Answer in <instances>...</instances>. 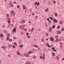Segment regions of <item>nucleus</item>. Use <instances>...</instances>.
<instances>
[{
  "label": "nucleus",
  "mask_w": 64,
  "mask_h": 64,
  "mask_svg": "<svg viewBox=\"0 0 64 64\" xmlns=\"http://www.w3.org/2000/svg\"><path fill=\"white\" fill-rule=\"evenodd\" d=\"M11 13L12 14H15V12H14V10H12V11H11Z\"/></svg>",
  "instance_id": "nucleus-3"
},
{
  "label": "nucleus",
  "mask_w": 64,
  "mask_h": 64,
  "mask_svg": "<svg viewBox=\"0 0 64 64\" xmlns=\"http://www.w3.org/2000/svg\"><path fill=\"white\" fill-rule=\"evenodd\" d=\"M47 20H48V21H49V18H48L47 19Z\"/></svg>",
  "instance_id": "nucleus-50"
},
{
  "label": "nucleus",
  "mask_w": 64,
  "mask_h": 64,
  "mask_svg": "<svg viewBox=\"0 0 64 64\" xmlns=\"http://www.w3.org/2000/svg\"><path fill=\"white\" fill-rule=\"evenodd\" d=\"M60 23H61L62 24V21H61L60 22Z\"/></svg>",
  "instance_id": "nucleus-51"
},
{
  "label": "nucleus",
  "mask_w": 64,
  "mask_h": 64,
  "mask_svg": "<svg viewBox=\"0 0 64 64\" xmlns=\"http://www.w3.org/2000/svg\"><path fill=\"white\" fill-rule=\"evenodd\" d=\"M13 6H14L13 5H12V6L11 7H13Z\"/></svg>",
  "instance_id": "nucleus-60"
},
{
  "label": "nucleus",
  "mask_w": 64,
  "mask_h": 64,
  "mask_svg": "<svg viewBox=\"0 0 64 64\" xmlns=\"http://www.w3.org/2000/svg\"><path fill=\"white\" fill-rule=\"evenodd\" d=\"M36 56H33V59H35V58H36Z\"/></svg>",
  "instance_id": "nucleus-22"
},
{
  "label": "nucleus",
  "mask_w": 64,
  "mask_h": 64,
  "mask_svg": "<svg viewBox=\"0 0 64 64\" xmlns=\"http://www.w3.org/2000/svg\"><path fill=\"white\" fill-rule=\"evenodd\" d=\"M47 46L48 47H50L51 46H49V45L48 44H47Z\"/></svg>",
  "instance_id": "nucleus-26"
},
{
  "label": "nucleus",
  "mask_w": 64,
  "mask_h": 64,
  "mask_svg": "<svg viewBox=\"0 0 64 64\" xmlns=\"http://www.w3.org/2000/svg\"><path fill=\"white\" fill-rule=\"evenodd\" d=\"M55 28V25H54L52 27V29H54V28Z\"/></svg>",
  "instance_id": "nucleus-18"
},
{
  "label": "nucleus",
  "mask_w": 64,
  "mask_h": 64,
  "mask_svg": "<svg viewBox=\"0 0 64 64\" xmlns=\"http://www.w3.org/2000/svg\"><path fill=\"white\" fill-rule=\"evenodd\" d=\"M46 37H48V34L47 33H46Z\"/></svg>",
  "instance_id": "nucleus-28"
},
{
  "label": "nucleus",
  "mask_w": 64,
  "mask_h": 64,
  "mask_svg": "<svg viewBox=\"0 0 64 64\" xmlns=\"http://www.w3.org/2000/svg\"><path fill=\"white\" fill-rule=\"evenodd\" d=\"M53 21L55 23H57V22H58V21L57 20H56L55 19H54L53 20Z\"/></svg>",
  "instance_id": "nucleus-2"
},
{
  "label": "nucleus",
  "mask_w": 64,
  "mask_h": 64,
  "mask_svg": "<svg viewBox=\"0 0 64 64\" xmlns=\"http://www.w3.org/2000/svg\"><path fill=\"white\" fill-rule=\"evenodd\" d=\"M9 38V37L8 36L7 37V38L6 39V41H8Z\"/></svg>",
  "instance_id": "nucleus-20"
},
{
  "label": "nucleus",
  "mask_w": 64,
  "mask_h": 64,
  "mask_svg": "<svg viewBox=\"0 0 64 64\" xmlns=\"http://www.w3.org/2000/svg\"><path fill=\"white\" fill-rule=\"evenodd\" d=\"M34 29V28H32L31 30V32H33V31Z\"/></svg>",
  "instance_id": "nucleus-12"
},
{
  "label": "nucleus",
  "mask_w": 64,
  "mask_h": 64,
  "mask_svg": "<svg viewBox=\"0 0 64 64\" xmlns=\"http://www.w3.org/2000/svg\"><path fill=\"white\" fill-rule=\"evenodd\" d=\"M50 40H51V41H52V42H53V41H54V38H53V37H50Z\"/></svg>",
  "instance_id": "nucleus-4"
},
{
  "label": "nucleus",
  "mask_w": 64,
  "mask_h": 64,
  "mask_svg": "<svg viewBox=\"0 0 64 64\" xmlns=\"http://www.w3.org/2000/svg\"><path fill=\"white\" fill-rule=\"evenodd\" d=\"M31 37V36H28V38H30Z\"/></svg>",
  "instance_id": "nucleus-38"
},
{
  "label": "nucleus",
  "mask_w": 64,
  "mask_h": 64,
  "mask_svg": "<svg viewBox=\"0 0 64 64\" xmlns=\"http://www.w3.org/2000/svg\"><path fill=\"white\" fill-rule=\"evenodd\" d=\"M8 47H9V48H11V47H12V46L9 45L8 46Z\"/></svg>",
  "instance_id": "nucleus-24"
},
{
  "label": "nucleus",
  "mask_w": 64,
  "mask_h": 64,
  "mask_svg": "<svg viewBox=\"0 0 64 64\" xmlns=\"http://www.w3.org/2000/svg\"><path fill=\"white\" fill-rule=\"evenodd\" d=\"M55 53H54L52 54V56H55Z\"/></svg>",
  "instance_id": "nucleus-31"
},
{
  "label": "nucleus",
  "mask_w": 64,
  "mask_h": 64,
  "mask_svg": "<svg viewBox=\"0 0 64 64\" xmlns=\"http://www.w3.org/2000/svg\"><path fill=\"white\" fill-rule=\"evenodd\" d=\"M12 26H13V24H12L11 25Z\"/></svg>",
  "instance_id": "nucleus-55"
},
{
  "label": "nucleus",
  "mask_w": 64,
  "mask_h": 64,
  "mask_svg": "<svg viewBox=\"0 0 64 64\" xmlns=\"http://www.w3.org/2000/svg\"><path fill=\"white\" fill-rule=\"evenodd\" d=\"M8 57H9L10 58V57H11V56L10 55L8 54Z\"/></svg>",
  "instance_id": "nucleus-36"
},
{
  "label": "nucleus",
  "mask_w": 64,
  "mask_h": 64,
  "mask_svg": "<svg viewBox=\"0 0 64 64\" xmlns=\"http://www.w3.org/2000/svg\"><path fill=\"white\" fill-rule=\"evenodd\" d=\"M48 10H49V9H48V8H47L46 9V11H48Z\"/></svg>",
  "instance_id": "nucleus-52"
},
{
  "label": "nucleus",
  "mask_w": 64,
  "mask_h": 64,
  "mask_svg": "<svg viewBox=\"0 0 64 64\" xmlns=\"http://www.w3.org/2000/svg\"><path fill=\"white\" fill-rule=\"evenodd\" d=\"M54 15L56 17L58 15V14H57V13L54 14Z\"/></svg>",
  "instance_id": "nucleus-21"
},
{
  "label": "nucleus",
  "mask_w": 64,
  "mask_h": 64,
  "mask_svg": "<svg viewBox=\"0 0 64 64\" xmlns=\"http://www.w3.org/2000/svg\"><path fill=\"white\" fill-rule=\"evenodd\" d=\"M23 22L24 23H25V20H23Z\"/></svg>",
  "instance_id": "nucleus-44"
},
{
  "label": "nucleus",
  "mask_w": 64,
  "mask_h": 64,
  "mask_svg": "<svg viewBox=\"0 0 64 64\" xmlns=\"http://www.w3.org/2000/svg\"><path fill=\"white\" fill-rule=\"evenodd\" d=\"M21 23L22 24H23V23H24V22H23V21H22L21 22Z\"/></svg>",
  "instance_id": "nucleus-49"
},
{
  "label": "nucleus",
  "mask_w": 64,
  "mask_h": 64,
  "mask_svg": "<svg viewBox=\"0 0 64 64\" xmlns=\"http://www.w3.org/2000/svg\"><path fill=\"white\" fill-rule=\"evenodd\" d=\"M0 37H3V34H0Z\"/></svg>",
  "instance_id": "nucleus-14"
},
{
  "label": "nucleus",
  "mask_w": 64,
  "mask_h": 64,
  "mask_svg": "<svg viewBox=\"0 0 64 64\" xmlns=\"http://www.w3.org/2000/svg\"><path fill=\"white\" fill-rule=\"evenodd\" d=\"M38 50H41V49H40V48H38Z\"/></svg>",
  "instance_id": "nucleus-42"
},
{
  "label": "nucleus",
  "mask_w": 64,
  "mask_h": 64,
  "mask_svg": "<svg viewBox=\"0 0 64 64\" xmlns=\"http://www.w3.org/2000/svg\"><path fill=\"white\" fill-rule=\"evenodd\" d=\"M26 29H25L24 30L25 31H26Z\"/></svg>",
  "instance_id": "nucleus-62"
},
{
  "label": "nucleus",
  "mask_w": 64,
  "mask_h": 64,
  "mask_svg": "<svg viewBox=\"0 0 64 64\" xmlns=\"http://www.w3.org/2000/svg\"><path fill=\"white\" fill-rule=\"evenodd\" d=\"M40 58L41 59H42V58L43 59H44L45 58V54H43V55L42 57Z\"/></svg>",
  "instance_id": "nucleus-5"
},
{
  "label": "nucleus",
  "mask_w": 64,
  "mask_h": 64,
  "mask_svg": "<svg viewBox=\"0 0 64 64\" xmlns=\"http://www.w3.org/2000/svg\"><path fill=\"white\" fill-rule=\"evenodd\" d=\"M23 8H24V10L26 9V6L24 5H23Z\"/></svg>",
  "instance_id": "nucleus-8"
},
{
  "label": "nucleus",
  "mask_w": 64,
  "mask_h": 64,
  "mask_svg": "<svg viewBox=\"0 0 64 64\" xmlns=\"http://www.w3.org/2000/svg\"><path fill=\"white\" fill-rule=\"evenodd\" d=\"M13 48H16V47L14 46H13Z\"/></svg>",
  "instance_id": "nucleus-43"
},
{
  "label": "nucleus",
  "mask_w": 64,
  "mask_h": 64,
  "mask_svg": "<svg viewBox=\"0 0 64 64\" xmlns=\"http://www.w3.org/2000/svg\"><path fill=\"white\" fill-rule=\"evenodd\" d=\"M4 33H7V30H4Z\"/></svg>",
  "instance_id": "nucleus-15"
},
{
  "label": "nucleus",
  "mask_w": 64,
  "mask_h": 64,
  "mask_svg": "<svg viewBox=\"0 0 64 64\" xmlns=\"http://www.w3.org/2000/svg\"><path fill=\"white\" fill-rule=\"evenodd\" d=\"M32 15H35V14H34V13H32Z\"/></svg>",
  "instance_id": "nucleus-58"
},
{
  "label": "nucleus",
  "mask_w": 64,
  "mask_h": 64,
  "mask_svg": "<svg viewBox=\"0 0 64 64\" xmlns=\"http://www.w3.org/2000/svg\"><path fill=\"white\" fill-rule=\"evenodd\" d=\"M38 31H40L41 30L39 28L38 29Z\"/></svg>",
  "instance_id": "nucleus-54"
},
{
  "label": "nucleus",
  "mask_w": 64,
  "mask_h": 64,
  "mask_svg": "<svg viewBox=\"0 0 64 64\" xmlns=\"http://www.w3.org/2000/svg\"><path fill=\"white\" fill-rule=\"evenodd\" d=\"M26 35H29V33H27L26 34Z\"/></svg>",
  "instance_id": "nucleus-46"
},
{
  "label": "nucleus",
  "mask_w": 64,
  "mask_h": 64,
  "mask_svg": "<svg viewBox=\"0 0 64 64\" xmlns=\"http://www.w3.org/2000/svg\"><path fill=\"white\" fill-rule=\"evenodd\" d=\"M5 25H3L2 26V28H4V27H5Z\"/></svg>",
  "instance_id": "nucleus-41"
},
{
  "label": "nucleus",
  "mask_w": 64,
  "mask_h": 64,
  "mask_svg": "<svg viewBox=\"0 0 64 64\" xmlns=\"http://www.w3.org/2000/svg\"><path fill=\"white\" fill-rule=\"evenodd\" d=\"M13 32L14 33L15 32H16V28H14L13 30Z\"/></svg>",
  "instance_id": "nucleus-7"
},
{
  "label": "nucleus",
  "mask_w": 64,
  "mask_h": 64,
  "mask_svg": "<svg viewBox=\"0 0 64 64\" xmlns=\"http://www.w3.org/2000/svg\"><path fill=\"white\" fill-rule=\"evenodd\" d=\"M14 44L15 45L17 46V44H16V42H15L14 43Z\"/></svg>",
  "instance_id": "nucleus-37"
},
{
  "label": "nucleus",
  "mask_w": 64,
  "mask_h": 64,
  "mask_svg": "<svg viewBox=\"0 0 64 64\" xmlns=\"http://www.w3.org/2000/svg\"><path fill=\"white\" fill-rule=\"evenodd\" d=\"M35 3H36V4H37V2H35Z\"/></svg>",
  "instance_id": "nucleus-61"
},
{
  "label": "nucleus",
  "mask_w": 64,
  "mask_h": 64,
  "mask_svg": "<svg viewBox=\"0 0 64 64\" xmlns=\"http://www.w3.org/2000/svg\"><path fill=\"white\" fill-rule=\"evenodd\" d=\"M42 42H44V40L42 39Z\"/></svg>",
  "instance_id": "nucleus-47"
},
{
  "label": "nucleus",
  "mask_w": 64,
  "mask_h": 64,
  "mask_svg": "<svg viewBox=\"0 0 64 64\" xmlns=\"http://www.w3.org/2000/svg\"><path fill=\"white\" fill-rule=\"evenodd\" d=\"M53 51H56L57 50H53Z\"/></svg>",
  "instance_id": "nucleus-40"
},
{
  "label": "nucleus",
  "mask_w": 64,
  "mask_h": 64,
  "mask_svg": "<svg viewBox=\"0 0 64 64\" xmlns=\"http://www.w3.org/2000/svg\"><path fill=\"white\" fill-rule=\"evenodd\" d=\"M10 24H9V25L8 26L9 27H10Z\"/></svg>",
  "instance_id": "nucleus-63"
},
{
  "label": "nucleus",
  "mask_w": 64,
  "mask_h": 64,
  "mask_svg": "<svg viewBox=\"0 0 64 64\" xmlns=\"http://www.w3.org/2000/svg\"><path fill=\"white\" fill-rule=\"evenodd\" d=\"M56 42H58V38H56Z\"/></svg>",
  "instance_id": "nucleus-34"
},
{
  "label": "nucleus",
  "mask_w": 64,
  "mask_h": 64,
  "mask_svg": "<svg viewBox=\"0 0 64 64\" xmlns=\"http://www.w3.org/2000/svg\"><path fill=\"white\" fill-rule=\"evenodd\" d=\"M12 41V39H9V41H10V42H11Z\"/></svg>",
  "instance_id": "nucleus-30"
},
{
  "label": "nucleus",
  "mask_w": 64,
  "mask_h": 64,
  "mask_svg": "<svg viewBox=\"0 0 64 64\" xmlns=\"http://www.w3.org/2000/svg\"><path fill=\"white\" fill-rule=\"evenodd\" d=\"M31 23V22L30 21H29V23Z\"/></svg>",
  "instance_id": "nucleus-64"
},
{
  "label": "nucleus",
  "mask_w": 64,
  "mask_h": 64,
  "mask_svg": "<svg viewBox=\"0 0 64 64\" xmlns=\"http://www.w3.org/2000/svg\"><path fill=\"white\" fill-rule=\"evenodd\" d=\"M49 32H52V28H50L49 29Z\"/></svg>",
  "instance_id": "nucleus-9"
},
{
  "label": "nucleus",
  "mask_w": 64,
  "mask_h": 64,
  "mask_svg": "<svg viewBox=\"0 0 64 64\" xmlns=\"http://www.w3.org/2000/svg\"><path fill=\"white\" fill-rule=\"evenodd\" d=\"M25 56L26 57H29V55L28 54V53H26L25 54Z\"/></svg>",
  "instance_id": "nucleus-6"
},
{
  "label": "nucleus",
  "mask_w": 64,
  "mask_h": 64,
  "mask_svg": "<svg viewBox=\"0 0 64 64\" xmlns=\"http://www.w3.org/2000/svg\"><path fill=\"white\" fill-rule=\"evenodd\" d=\"M9 20H8V24L10 23V18H9Z\"/></svg>",
  "instance_id": "nucleus-13"
},
{
  "label": "nucleus",
  "mask_w": 64,
  "mask_h": 64,
  "mask_svg": "<svg viewBox=\"0 0 64 64\" xmlns=\"http://www.w3.org/2000/svg\"><path fill=\"white\" fill-rule=\"evenodd\" d=\"M55 49V48H52V49Z\"/></svg>",
  "instance_id": "nucleus-48"
},
{
  "label": "nucleus",
  "mask_w": 64,
  "mask_h": 64,
  "mask_svg": "<svg viewBox=\"0 0 64 64\" xmlns=\"http://www.w3.org/2000/svg\"><path fill=\"white\" fill-rule=\"evenodd\" d=\"M6 15L7 16H9V14H6Z\"/></svg>",
  "instance_id": "nucleus-57"
},
{
  "label": "nucleus",
  "mask_w": 64,
  "mask_h": 64,
  "mask_svg": "<svg viewBox=\"0 0 64 64\" xmlns=\"http://www.w3.org/2000/svg\"><path fill=\"white\" fill-rule=\"evenodd\" d=\"M10 36V34H8V36L9 37Z\"/></svg>",
  "instance_id": "nucleus-35"
},
{
  "label": "nucleus",
  "mask_w": 64,
  "mask_h": 64,
  "mask_svg": "<svg viewBox=\"0 0 64 64\" xmlns=\"http://www.w3.org/2000/svg\"><path fill=\"white\" fill-rule=\"evenodd\" d=\"M62 31H63V30H64V28H62Z\"/></svg>",
  "instance_id": "nucleus-56"
},
{
  "label": "nucleus",
  "mask_w": 64,
  "mask_h": 64,
  "mask_svg": "<svg viewBox=\"0 0 64 64\" xmlns=\"http://www.w3.org/2000/svg\"><path fill=\"white\" fill-rule=\"evenodd\" d=\"M29 63H30V62H29V63H28V62H26V64H29Z\"/></svg>",
  "instance_id": "nucleus-33"
},
{
  "label": "nucleus",
  "mask_w": 64,
  "mask_h": 64,
  "mask_svg": "<svg viewBox=\"0 0 64 64\" xmlns=\"http://www.w3.org/2000/svg\"><path fill=\"white\" fill-rule=\"evenodd\" d=\"M25 27V26L24 25H23L22 26H20V28L22 30H23L24 29V27Z\"/></svg>",
  "instance_id": "nucleus-1"
},
{
  "label": "nucleus",
  "mask_w": 64,
  "mask_h": 64,
  "mask_svg": "<svg viewBox=\"0 0 64 64\" xmlns=\"http://www.w3.org/2000/svg\"><path fill=\"white\" fill-rule=\"evenodd\" d=\"M34 46L36 48H38V46L36 45H34Z\"/></svg>",
  "instance_id": "nucleus-17"
},
{
  "label": "nucleus",
  "mask_w": 64,
  "mask_h": 64,
  "mask_svg": "<svg viewBox=\"0 0 64 64\" xmlns=\"http://www.w3.org/2000/svg\"><path fill=\"white\" fill-rule=\"evenodd\" d=\"M39 4H40V3H39V2H38V4H37V6H38V5H39Z\"/></svg>",
  "instance_id": "nucleus-32"
},
{
  "label": "nucleus",
  "mask_w": 64,
  "mask_h": 64,
  "mask_svg": "<svg viewBox=\"0 0 64 64\" xmlns=\"http://www.w3.org/2000/svg\"><path fill=\"white\" fill-rule=\"evenodd\" d=\"M53 2L54 3V4H56V1H54Z\"/></svg>",
  "instance_id": "nucleus-29"
},
{
  "label": "nucleus",
  "mask_w": 64,
  "mask_h": 64,
  "mask_svg": "<svg viewBox=\"0 0 64 64\" xmlns=\"http://www.w3.org/2000/svg\"><path fill=\"white\" fill-rule=\"evenodd\" d=\"M60 26H58L57 27V28H58V29H59V28H60Z\"/></svg>",
  "instance_id": "nucleus-39"
},
{
  "label": "nucleus",
  "mask_w": 64,
  "mask_h": 64,
  "mask_svg": "<svg viewBox=\"0 0 64 64\" xmlns=\"http://www.w3.org/2000/svg\"><path fill=\"white\" fill-rule=\"evenodd\" d=\"M2 48H3V49H5V48H6V46H2Z\"/></svg>",
  "instance_id": "nucleus-11"
},
{
  "label": "nucleus",
  "mask_w": 64,
  "mask_h": 64,
  "mask_svg": "<svg viewBox=\"0 0 64 64\" xmlns=\"http://www.w3.org/2000/svg\"><path fill=\"white\" fill-rule=\"evenodd\" d=\"M23 46V45H20V47H22Z\"/></svg>",
  "instance_id": "nucleus-27"
},
{
  "label": "nucleus",
  "mask_w": 64,
  "mask_h": 64,
  "mask_svg": "<svg viewBox=\"0 0 64 64\" xmlns=\"http://www.w3.org/2000/svg\"><path fill=\"white\" fill-rule=\"evenodd\" d=\"M17 54L18 55H20V52H17Z\"/></svg>",
  "instance_id": "nucleus-19"
},
{
  "label": "nucleus",
  "mask_w": 64,
  "mask_h": 64,
  "mask_svg": "<svg viewBox=\"0 0 64 64\" xmlns=\"http://www.w3.org/2000/svg\"><path fill=\"white\" fill-rule=\"evenodd\" d=\"M16 2H14V4H16Z\"/></svg>",
  "instance_id": "nucleus-53"
},
{
  "label": "nucleus",
  "mask_w": 64,
  "mask_h": 64,
  "mask_svg": "<svg viewBox=\"0 0 64 64\" xmlns=\"http://www.w3.org/2000/svg\"><path fill=\"white\" fill-rule=\"evenodd\" d=\"M49 18H50V19H51V20H53V18H52L50 16L49 17Z\"/></svg>",
  "instance_id": "nucleus-23"
},
{
  "label": "nucleus",
  "mask_w": 64,
  "mask_h": 64,
  "mask_svg": "<svg viewBox=\"0 0 64 64\" xmlns=\"http://www.w3.org/2000/svg\"><path fill=\"white\" fill-rule=\"evenodd\" d=\"M12 3L11 2L10 4V6H12Z\"/></svg>",
  "instance_id": "nucleus-25"
},
{
  "label": "nucleus",
  "mask_w": 64,
  "mask_h": 64,
  "mask_svg": "<svg viewBox=\"0 0 64 64\" xmlns=\"http://www.w3.org/2000/svg\"><path fill=\"white\" fill-rule=\"evenodd\" d=\"M28 54H32L33 53V52H31V51H30L29 52H28Z\"/></svg>",
  "instance_id": "nucleus-16"
},
{
  "label": "nucleus",
  "mask_w": 64,
  "mask_h": 64,
  "mask_svg": "<svg viewBox=\"0 0 64 64\" xmlns=\"http://www.w3.org/2000/svg\"><path fill=\"white\" fill-rule=\"evenodd\" d=\"M61 33V31H58L57 32V34H59Z\"/></svg>",
  "instance_id": "nucleus-10"
},
{
  "label": "nucleus",
  "mask_w": 64,
  "mask_h": 64,
  "mask_svg": "<svg viewBox=\"0 0 64 64\" xmlns=\"http://www.w3.org/2000/svg\"><path fill=\"white\" fill-rule=\"evenodd\" d=\"M20 7V6H17V7L18 8H19Z\"/></svg>",
  "instance_id": "nucleus-45"
},
{
  "label": "nucleus",
  "mask_w": 64,
  "mask_h": 64,
  "mask_svg": "<svg viewBox=\"0 0 64 64\" xmlns=\"http://www.w3.org/2000/svg\"><path fill=\"white\" fill-rule=\"evenodd\" d=\"M62 44H63V43H60L61 45H62Z\"/></svg>",
  "instance_id": "nucleus-59"
}]
</instances>
